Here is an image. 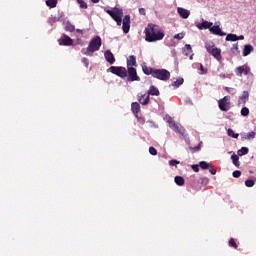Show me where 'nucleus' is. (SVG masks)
<instances>
[{
  "label": "nucleus",
  "mask_w": 256,
  "mask_h": 256,
  "mask_svg": "<svg viewBox=\"0 0 256 256\" xmlns=\"http://www.w3.org/2000/svg\"><path fill=\"white\" fill-rule=\"evenodd\" d=\"M145 37L148 43H155L156 41H161L165 37V33L158 25L148 24L145 28Z\"/></svg>",
  "instance_id": "nucleus-1"
},
{
  "label": "nucleus",
  "mask_w": 256,
  "mask_h": 256,
  "mask_svg": "<svg viewBox=\"0 0 256 256\" xmlns=\"http://www.w3.org/2000/svg\"><path fill=\"white\" fill-rule=\"evenodd\" d=\"M101 45H102L101 37L99 36L94 37L90 41L86 49V52H84V55H88L89 57H91V55H93L95 51H99V49H101Z\"/></svg>",
  "instance_id": "nucleus-2"
},
{
  "label": "nucleus",
  "mask_w": 256,
  "mask_h": 256,
  "mask_svg": "<svg viewBox=\"0 0 256 256\" xmlns=\"http://www.w3.org/2000/svg\"><path fill=\"white\" fill-rule=\"evenodd\" d=\"M205 49L210 55H212V57L216 58L217 61H221L223 59L221 56V49L215 47V43L212 41L205 43Z\"/></svg>",
  "instance_id": "nucleus-3"
},
{
  "label": "nucleus",
  "mask_w": 256,
  "mask_h": 256,
  "mask_svg": "<svg viewBox=\"0 0 256 256\" xmlns=\"http://www.w3.org/2000/svg\"><path fill=\"white\" fill-rule=\"evenodd\" d=\"M106 13L116 21L117 25L121 26V23H123V9L113 8V10H106Z\"/></svg>",
  "instance_id": "nucleus-4"
},
{
  "label": "nucleus",
  "mask_w": 256,
  "mask_h": 256,
  "mask_svg": "<svg viewBox=\"0 0 256 256\" xmlns=\"http://www.w3.org/2000/svg\"><path fill=\"white\" fill-rule=\"evenodd\" d=\"M153 77L154 79H159V81H169L171 79V72L167 69H155Z\"/></svg>",
  "instance_id": "nucleus-5"
},
{
  "label": "nucleus",
  "mask_w": 256,
  "mask_h": 256,
  "mask_svg": "<svg viewBox=\"0 0 256 256\" xmlns=\"http://www.w3.org/2000/svg\"><path fill=\"white\" fill-rule=\"evenodd\" d=\"M108 71L113 73V75H117V77H120L121 79H125V77H127V68L123 66H111Z\"/></svg>",
  "instance_id": "nucleus-6"
},
{
  "label": "nucleus",
  "mask_w": 256,
  "mask_h": 256,
  "mask_svg": "<svg viewBox=\"0 0 256 256\" xmlns=\"http://www.w3.org/2000/svg\"><path fill=\"white\" fill-rule=\"evenodd\" d=\"M127 71V81L133 82V81H141V77L137 74V68L130 67L126 69Z\"/></svg>",
  "instance_id": "nucleus-7"
},
{
  "label": "nucleus",
  "mask_w": 256,
  "mask_h": 256,
  "mask_svg": "<svg viewBox=\"0 0 256 256\" xmlns=\"http://www.w3.org/2000/svg\"><path fill=\"white\" fill-rule=\"evenodd\" d=\"M230 99V96H224L222 99L218 101V107L220 111H229V105L231 104V102H229Z\"/></svg>",
  "instance_id": "nucleus-8"
},
{
  "label": "nucleus",
  "mask_w": 256,
  "mask_h": 256,
  "mask_svg": "<svg viewBox=\"0 0 256 256\" xmlns=\"http://www.w3.org/2000/svg\"><path fill=\"white\" fill-rule=\"evenodd\" d=\"M235 73L238 77H243V75H249V73H251V67H249L247 64H244L237 67Z\"/></svg>",
  "instance_id": "nucleus-9"
},
{
  "label": "nucleus",
  "mask_w": 256,
  "mask_h": 256,
  "mask_svg": "<svg viewBox=\"0 0 256 256\" xmlns=\"http://www.w3.org/2000/svg\"><path fill=\"white\" fill-rule=\"evenodd\" d=\"M123 33H129V29H131V16L125 15L122 22Z\"/></svg>",
  "instance_id": "nucleus-10"
},
{
  "label": "nucleus",
  "mask_w": 256,
  "mask_h": 256,
  "mask_svg": "<svg viewBox=\"0 0 256 256\" xmlns=\"http://www.w3.org/2000/svg\"><path fill=\"white\" fill-rule=\"evenodd\" d=\"M58 41H59V45H64L66 47L73 45V39H71V37H69L66 34H63Z\"/></svg>",
  "instance_id": "nucleus-11"
},
{
  "label": "nucleus",
  "mask_w": 256,
  "mask_h": 256,
  "mask_svg": "<svg viewBox=\"0 0 256 256\" xmlns=\"http://www.w3.org/2000/svg\"><path fill=\"white\" fill-rule=\"evenodd\" d=\"M170 127H172V129H174L176 133H179L180 135H182V137H185L186 131H185V128H183V126L175 122H170Z\"/></svg>",
  "instance_id": "nucleus-12"
},
{
  "label": "nucleus",
  "mask_w": 256,
  "mask_h": 256,
  "mask_svg": "<svg viewBox=\"0 0 256 256\" xmlns=\"http://www.w3.org/2000/svg\"><path fill=\"white\" fill-rule=\"evenodd\" d=\"M210 32H212L213 35H218V37H225V35H227V33L221 31L219 26H211Z\"/></svg>",
  "instance_id": "nucleus-13"
},
{
  "label": "nucleus",
  "mask_w": 256,
  "mask_h": 256,
  "mask_svg": "<svg viewBox=\"0 0 256 256\" xmlns=\"http://www.w3.org/2000/svg\"><path fill=\"white\" fill-rule=\"evenodd\" d=\"M178 15L182 17V19H189V15H191V12L185 8L178 7L177 8Z\"/></svg>",
  "instance_id": "nucleus-14"
},
{
  "label": "nucleus",
  "mask_w": 256,
  "mask_h": 256,
  "mask_svg": "<svg viewBox=\"0 0 256 256\" xmlns=\"http://www.w3.org/2000/svg\"><path fill=\"white\" fill-rule=\"evenodd\" d=\"M104 57L106 61L110 63V65H113L115 63V56L113 55V52H111V50H107L104 53Z\"/></svg>",
  "instance_id": "nucleus-15"
},
{
  "label": "nucleus",
  "mask_w": 256,
  "mask_h": 256,
  "mask_svg": "<svg viewBox=\"0 0 256 256\" xmlns=\"http://www.w3.org/2000/svg\"><path fill=\"white\" fill-rule=\"evenodd\" d=\"M131 67H137V57H135V55H131L127 58V69Z\"/></svg>",
  "instance_id": "nucleus-16"
},
{
  "label": "nucleus",
  "mask_w": 256,
  "mask_h": 256,
  "mask_svg": "<svg viewBox=\"0 0 256 256\" xmlns=\"http://www.w3.org/2000/svg\"><path fill=\"white\" fill-rule=\"evenodd\" d=\"M131 111L135 115V117H139V112L141 111V106L138 102H133L131 104Z\"/></svg>",
  "instance_id": "nucleus-17"
},
{
  "label": "nucleus",
  "mask_w": 256,
  "mask_h": 256,
  "mask_svg": "<svg viewBox=\"0 0 256 256\" xmlns=\"http://www.w3.org/2000/svg\"><path fill=\"white\" fill-rule=\"evenodd\" d=\"M197 27L200 29V30H203V29H209V31L211 30V27H213V22H209L207 20H204L202 21V23L198 24Z\"/></svg>",
  "instance_id": "nucleus-18"
},
{
  "label": "nucleus",
  "mask_w": 256,
  "mask_h": 256,
  "mask_svg": "<svg viewBox=\"0 0 256 256\" xmlns=\"http://www.w3.org/2000/svg\"><path fill=\"white\" fill-rule=\"evenodd\" d=\"M247 99H249V92L244 91L242 96L238 100V105H245V103H247Z\"/></svg>",
  "instance_id": "nucleus-19"
},
{
  "label": "nucleus",
  "mask_w": 256,
  "mask_h": 256,
  "mask_svg": "<svg viewBox=\"0 0 256 256\" xmlns=\"http://www.w3.org/2000/svg\"><path fill=\"white\" fill-rule=\"evenodd\" d=\"M142 71L144 75H152L153 77V73H155V69L147 66V65H142Z\"/></svg>",
  "instance_id": "nucleus-20"
},
{
  "label": "nucleus",
  "mask_w": 256,
  "mask_h": 256,
  "mask_svg": "<svg viewBox=\"0 0 256 256\" xmlns=\"http://www.w3.org/2000/svg\"><path fill=\"white\" fill-rule=\"evenodd\" d=\"M147 93H148V96L153 95V96L159 97V95H160L159 89L157 87H155L154 85L150 86Z\"/></svg>",
  "instance_id": "nucleus-21"
},
{
  "label": "nucleus",
  "mask_w": 256,
  "mask_h": 256,
  "mask_svg": "<svg viewBox=\"0 0 256 256\" xmlns=\"http://www.w3.org/2000/svg\"><path fill=\"white\" fill-rule=\"evenodd\" d=\"M198 185H200L197 189H201V187H205L209 184V178L202 177L197 180Z\"/></svg>",
  "instance_id": "nucleus-22"
},
{
  "label": "nucleus",
  "mask_w": 256,
  "mask_h": 256,
  "mask_svg": "<svg viewBox=\"0 0 256 256\" xmlns=\"http://www.w3.org/2000/svg\"><path fill=\"white\" fill-rule=\"evenodd\" d=\"M149 101H150L149 94L147 96L145 94H143L139 98V103L141 105H149Z\"/></svg>",
  "instance_id": "nucleus-23"
},
{
  "label": "nucleus",
  "mask_w": 256,
  "mask_h": 256,
  "mask_svg": "<svg viewBox=\"0 0 256 256\" xmlns=\"http://www.w3.org/2000/svg\"><path fill=\"white\" fill-rule=\"evenodd\" d=\"M254 50V48L251 45H245L244 49H243V56L247 57V55H251L252 51Z\"/></svg>",
  "instance_id": "nucleus-24"
},
{
  "label": "nucleus",
  "mask_w": 256,
  "mask_h": 256,
  "mask_svg": "<svg viewBox=\"0 0 256 256\" xmlns=\"http://www.w3.org/2000/svg\"><path fill=\"white\" fill-rule=\"evenodd\" d=\"M174 181L179 187H183V185H185V179L182 176H176Z\"/></svg>",
  "instance_id": "nucleus-25"
},
{
  "label": "nucleus",
  "mask_w": 256,
  "mask_h": 256,
  "mask_svg": "<svg viewBox=\"0 0 256 256\" xmlns=\"http://www.w3.org/2000/svg\"><path fill=\"white\" fill-rule=\"evenodd\" d=\"M191 53H193V50H192L191 46L189 44H186L184 49H183V54L186 57H189V55H191Z\"/></svg>",
  "instance_id": "nucleus-26"
},
{
  "label": "nucleus",
  "mask_w": 256,
  "mask_h": 256,
  "mask_svg": "<svg viewBox=\"0 0 256 256\" xmlns=\"http://www.w3.org/2000/svg\"><path fill=\"white\" fill-rule=\"evenodd\" d=\"M58 0H46L47 7H50V9H55L57 7Z\"/></svg>",
  "instance_id": "nucleus-27"
},
{
  "label": "nucleus",
  "mask_w": 256,
  "mask_h": 256,
  "mask_svg": "<svg viewBox=\"0 0 256 256\" xmlns=\"http://www.w3.org/2000/svg\"><path fill=\"white\" fill-rule=\"evenodd\" d=\"M247 153H249V148L247 147H242L240 150L237 151L239 157H243V155H247Z\"/></svg>",
  "instance_id": "nucleus-28"
},
{
  "label": "nucleus",
  "mask_w": 256,
  "mask_h": 256,
  "mask_svg": "<svg viewBox=\"0 0 256 256\" xmlns=\"http://www.w3.org/2000/svg\"><path fill=\"white\" fill-rule=\"evenodd\" d=\"M65 31L73 33V31H75V25L71 24V22H67L65 25Z\"/></svg>",
  "instance_id": "nucleus-29"
},
{
  "label": "nucleus",
  "mask_w": 256,
  "mask_h": 256,
  "mask_svg": "<svg viewBox=\"0 0 256 256\" xmlns=\"http://www.w3.org/2000/svg\"><path fill=\"white\" fill-rule=\"evenodd\" d=\"M185 83V80L183 78H178L176 81L172 83L173 87H181Z\"/></svg>",
  "instance_id": "nucleus-30"
},
{
  "label": "nucleus",
  "mask_w": 256,
  "mask_h": 256,
  "mask_svg": "<svg viewBox=\"0 0 256 256\" xmlns=\"http://www.w3.org/2000/svg\"><path fill=\"white\" fill-rule=\"evenodd\" d=\"M232 159V163L233 165H235V167H239L240 163H239V156H237L236 154H233L231 156Z\"/></svg>",
  "instance_id": "nucleus-31"
},
{
  "label": "nucleus",
  "mask_w": 256,
  "mask_h": 256,
  "mask_svg": "<svg viewBox=\"0 0 256 256\" xmlns=\"http://www.w3.org/2000/svg\"><path fill=\"white\" fill-rule=\"evenodd\" d=\"M226 41H239V38H237V34H228Z\"/></svg>",
  "instance_id": "nucleus-32"
},
{
  "label": "nucleus",
  "mask_w": 256,
  "mask_h": 256,
  "mask_svg": "<svg viewBox=\"0 0 256 256\" xmlns=\"http://www.w3.org/2000/svg\"><path fill=\"white\" fill-rule=\"evenodd\" d=\"M231 52L233 53V55H239V44H233L232 48H231Z\"/></svg>",
  "instance_id": "nucleus-33"
},
{
  "label": "nucleus",
  "mask_w": 256,
  "mask_h": 256,
  "mask_svg": "<svg viewBox=\"0 0 256 256\" xmlns=\"http://www.w3.org/2000/svg\"><path fill=\"white\" fill-rule=\"evenodd\" d=\"M199 167H201L202 169L206 170V169H209V167H211V163L206 162V161H201L199 163Z\"/></svg>",
  "instance_id": "nucleus-34"
},
{
  "label": "nucleus",
  "mask_w": 256,
  "mask_h": 256,
  "mask_svg": "<svg viewBox=\"0 0 256 256\" xmlns=\"http://www.w3.org/2000/svg\"><path fill=\"white\" fill-rule=\"evenodd\" d=\"M228 135H229V137H232L233 139H237L239 137V134H235V131H233V129H231V128L228 129Z\"/></svg>",
  "instance_id": "nucleus-35"
},
{
  "label": "nucleus",
  "mask_w": 256,
  "mask_h": 256,
  "mask_svg": "<svg viewBox=\"0 0 256 256\" xmlns=\"http://www.w3.org/2000/svg\"><path fill=\"white\" fill-rule=\"evenodd\" d=\"M229 247H233V249H237L238 245L235 239L231 238L228 242Z\"/></svg>",
  "instance_id": "nucleus-36"
},
{
  "label": "nucleus",
  "mask_w": 256,
  "mask_h": 256,
  "mask_svg": "<svg viewBox=\"0 0 256 256\" xmlns=\"http://www.w3.org/2000/svg\"><path fill=\"white\" fill-rule=\"evenodd\" d=\"M224 89H225V90L227 91V93H229L230 95H235V93H237V89H235V88L225 87Z\"/></svg>",
  "instance_id": "nucleus-37"
},
{
  "label": "nucleus",
  "mask_w": 256,
  "mask_h": 256,
  "mask_svg": "<svg viewBox=\"0 0 256 256\" xmlns=\"http://www.w3.org/2000/svg\"><path fill=\"white\" fill-rule=\"evenodd\" d=\"M241 115H242V117H247L249 115V108L243 107L241 109Z\"/></svg>",
  "instance_id": "nucleus-38"
},
{
  "label": "nucleus",
  "mask_w": 256,
  "mask_h": 256,
  "mask_svg": "<svg viewBox=\"0 0 256 256\" xmlns=\"http://www.w3.org/2000/svg\"><path fill=\"white\" fill-rule=\"evenodd\" d=\"M77 3L80 6V9H87V3L83 0H77Z\"/></svg>",
  "instance_id": "nucleus-39"
},
{
  "label": "nucleus",
  "mask_w": 256,
  "mask_h": 256,
  "mask_svg": "<svg viewBox=\"0 0 256 256\" xmlns=\"http://www.w3.org/2000/svg\"><path fill=\"white\" fill-rule=\"evenodd\" d=\"M211 175H217V169H215V166L210 164V167L208 168Z\"/></svg>",
  "instance_id": "nucleus-40"
},
{
  "label": "nucleus",
  "mask_w": 256,
  "mask_h": 256,
  "mask_svg": "<svg viewBox=\"0 0 256 256\" xmlns=\"http://www.w3.org/2000/svg\"><path fill=\"white\" fill-rule=\"evenodd\" d=\"M232 176L234 177V179H239V177H241V171L240 170H235L232 173Z\"/></svg>",
  "instance_id": "nucleus-41"
},
{
  "label": "nucleus",
  "mask_w": 256,
  "mask_h": 256,
  "mask_svg": "<svg viewBox=\"0 0 256 256\" xmlns=\"http://www.w3.org/2000/svg\"><path fill=\"white\" fill-rule=\"evenodd\" d=\"M245 185H246L247 187H254L255 181H254V180H251V179L246 180V181H245Z\"/></svg>",
  "instance_id": "nucleus-42"
},
{
  "label": "nucleus",
  "mask_w": 256,
  "mask_h": 256,
  "mask_svg": "<svg viewBox=\"0 0 256 256\" xmlns=\"http://www.w3.org/2000/svg\"><path fill=\"white\" fill-rule=\"evenodd\" d=\"M179 163L180 162L178 160H170L169 161L170 167H175V166L179 165Z\"/></svg>",
  "instance_id": "nucleus-43"
},
{
  "label": "nucleus",
  "mask_w": 256,
  "mask_h": 256,
  "mask_svg": "<svg viewBox=\"0 0 256 256\" xmlns=\"http://www.w3.org/2000/svg\"><path fill=\"white\" fill-rule=\"evenodd\" d=\"M149 153H150V155H157V149H155V147L151 146L149 148Z\"/></svg>",
  "instance_id": "nucleus-44"
},
{
  "label": "nucleus",
  "mask_w": 256,
  "mask_h": 256,
  "mask_svg": "<svg viewBox=\"0 0 256 256\" xmlns=\"http://www.w3.org/2000/svg\"><path fill=\"white\" fill-rule=\"evenodd\" d=\"M183 37H185V34L179 33V34H176V35L174 36V39L181 40V39H183Z\"/></svg>",
  "instance_id": "nucleus-45"
},
{
  "label": "nucleus",
  "mask_w": 256,
  "mask_h": 256,
  "mask_svg": "<svg viewBox=\"0 0 256 256\" xmlns=\"http://www.w3.org/2000/svg\"><path fill=\"white\" fill-rule=\"evenodd\" d=\"M82 63L83 65H85V67H89V59H87L86 57L82 58Z\"/></svg>",
  "instance_id": "nucleus-46"
},
{
  "label": "nucleus",
  "mask_w": 256,
  "mask_h": 256,
  "mask_svg": "<svg viewBox=\"0 0 256 256\" xmlns=\"http://www.w3.org/2000/svg\"><path fill=\"white\" fill-rule=\"evenodd\" d=\"M192 170H193L195 173H199V165L193 164V165H192Z\"/></svg>",
  "instance_id": "nucleus-47"
},
{
  "label": "nucleus",
  "mask_w": 256,
  "mask_h": 256,
  "mask_svg": "<svg viewBox=\"0 0 256 256\" xmlns=\"http://www.w3.org/2000/svg\"><path fill=\"white\" fill-rule=\"evenodd\" d=\"M247 139H255V132H249L247 134Z\"/></svg>",
  "instance_id": "nucleus-48"
},
{
  "label": "nucleus",
  "mask_w": 256,
  "mask_h": 256,
  "mask_svg": "<svg viewBox=\"0 0 256 256\" xmlns=\"http://www.w3.org/2000/svg\"><path fill=\"white\" fill-rule=\"evenodd\" d=\"M139 13H140V15H146L145 8H140Z\"/></svg>",
  "instance_id": "nucleus-49"
},
{
  "label": "nucleus",
  "mask_w": 256,
  "mask_h": 256,
  "mask_svg": "<svg viewBox=\"0 0 256 256\" xmlns=\"http://www.w3.org/2000/svg\"><path fill=\"white\" fill-rule=\"evenodd\" d=\"M237 39H238V41H243V39H245V36H243V35L237 36Z\"/></svg>",
  "instance_id": "nucleus-50"
},
{
  "label": "nucleus",
  "mask_w": 256,
  "mask_h": 256,
  "mask_svg": "<svg viewBox=\"0 0 256 256\" xmlns=\"http://www.w3.org/2000/svg\"><path fill=\"white\" fill-rule=\"evenodd\" d=\"M200 70L202 71V73H207V72L205 71V68L203 67V64H200Z\"/></svg>",
  "instance_id": "nucleus-51"
},
{
  "label": "nucleus",
  "mask_w": 256,
  "mask_h": 256,
  "mask_svg": "<svg viewBox=\"0 0 256 256\" xmlns=\"http://www.w3.org/2000/svg\"><path fill=\"white\" fill-rule=\"evenodd\" d=\"M76 33H80L81 35H83V30H81V29H76Z\"/></svg>",
  "instance_id": "nucleus-52"
},
{
  "label": "nucleus",
  "mask_w": 256,
  "mask_h": 256,
  "mask_svg": "<svg viewBox=\"0 0 256 256\" xmlns=\"http://www.w3.org/2000/svg\"><path fill=\"white\" fill-rule=\"evenodd\" d=\"M92 3H99V0H91Z\"/></svg>",
  "instance_id": "nucleus-53"
},
{
  "label": "nucleus",
  "mask_w": 256,
  "mask_h": 256,
  "mask_svg": "<svg viewBox=\"0 0 256 256\" xmlns=\"http://www.w3.org/2000/svg\"><path fill=\"white\" fill-rule=\"evenodd\" d=\"M223 79H225V74L222 75Z\"/></svg>",
  "instance_id": "nucleus-54"
},
{
  "label": "nucleus",
  "mask_w": 256,
  "mask_h": 256,
  "mask_svg": "<svg viewBox=\"0 0 256 256\" xmlns=\"http://www.w3.org/2000/svg\"><path fill=\"white\" fill-rule=\"evenodd\" d=\"M190 59H193V55L190 56Z\"/></svg>",
  "instance_id": "nucleus-55"
},
{
  "label": "nucleus",
  "mask_w": 256,
  "mask_h": 256,
  "mask_svg": "<svg viewBox=\"0 0 256 256\" xmlns=\"http://www.w3.org/2000/svg\"><path fill=\"white\" fill-rule=\"evenodd\" d=\"M196 149H199V146H196Z\"/></svg>",
  "instance_id": "nucleus-56"
}]
</instances>
